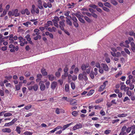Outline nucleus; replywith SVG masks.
<instances>
[{
	"instance_id": "f257e3e1",
	"label": "nucleus",
	"mask_w": 135,
	"mask_h": 135,
	"mask_svg": "<svg viewBox=\"0 0 135 135\" xmlns=\"http://www.w3.org/2000/svg\"><path fill=\"white\" fill-rule=\"evenodd\" d=\"M87 75L88 74H86L85 71H83L82 73H80L78 77L79 80L80 81H86L88 80Z\"/></svg>"
},
{
	"instance_id": "f03ea898",
	"label": "nucleus",
	"mask_w": 135,
	"mask_h": 135,
	"mask_svg": "<svg viewBox=\"0 0 135 135\" xmlns=\"http://www.w3.org/2000/svg\"><path fill=\"white\" fill-rule=\"evenodd\" d=\"M8 15L9 16H14L15 17L19 16L20 15L18 9H12L11 11H9L8 13Z\"/></svg>"
},
{
	"instance_id": "7ed1b4c3",
	"label": "nucleus",
	"mask_w": 135,
	"mask_h": 135,
	"mask_svg": "<svg viewBox=\"0 0 135 135\" xmlns=\"http://www.w3.org/2000/svg\"><path fill=\"white\" fill-rule=\"evenodd\" d=\"M28 88L29 90H31L33 89L34 91H36L38 90V86L37 84H35L34 86H28Z\"/></svg>"
},
{
	"instance_id": "20e7f679",
	"label": "nucleus",
	"mask_w": 135,
	"mask_h": 135,
	"mask_svg": "<svg viewBox=\"0 0 135 135\" xmlns=\"http://www.w3.org/2000/svg\"><path fill=\"white\" fill-rule=\"evenodd\" d=\"M107 83L108 81H104L103 83V84L101 85L100 86L99 89V91H103L106 86V84H107Z\"/></svg>"
},
{
	"instance_id": "39448f33",
	"label": "nucleus",
	"mask_w": 135,
	"mask_h": 135,
	"mask_svg": "<svg viewBox=\"0 0 135 135\" xmlns=\"http://www.w3.org/2000/svg\"><path fill=\"white\" fill-rule=\"evenodd\" d=\"M82 124L80 123H79L74 126L73 128V131H75L76 129L81 128L82 127Z\"/></svg>"
},
{
	"instance_id": "423d86ee",
	"label": "nucleus",
	"mask_w": 135,
	"mask_h": 135,
	"mask_svg": "<svg viewBox=\"0 0 135 135\" xmlns=\"http://www.w3.org/2000/svg\"><path fill=\"white\" fill-rule=\"evenodd\" d=\"M89 65L88 64H83L81 67V70L83 71H84L86 70V69L89 67Z\"/></svg>"
},
{
	"instance_id": "0eeeda50",
	"label": "nucleus",
	"mask_w": 135,
	"mask_h": 135,
	"mask_svg": "<svg viewBox=\"0 0 135 135\" xmlns=\"http://www.w3.org/2000/svg\"><path fill=\"white\" fill-rule=\"evenodd\" d=\"M59 27L62 30H64V27L65 26V24L63 22L60 21L59 22Z\"/></svg>"
},
{
	"instance_id": "6e6552de",
	"label": "nucleus",
	"mask_w": 135,
	"mask_h": 135,
	"mask_svg": "<svg viewBox=\"0 0 135 135\" xmlns=\"http://www.w3.org/2000/svg\"><path fill=\"white\" fill-rule=\"evenodd\" d=\"M1 131L3 132L9 133L11 132V130L9 128H5L2 129Z\"/></svg>"
},
{
	"instance_id": "1a4fd4ad",
	"label": "nucleus",
	"mask_w": 135,
	"mask_h": 135,
	"mask_svg": "<svg viewBox=\"0 0 135 135\" xmlns=\"http://www.w3.org/2000/svg\"><path fill=\"white\" fill-rule=\"evenodd\" d=\"M57 85V83L56 82L54 81L51 84V89L53 90H55Z\"/></svg>"
},
{
	"instance_id": "9d476101",
	"label": "nucleus",
	"mask_w": 135,
	"mask_h": 135,
	"mask_svg": "<svg viewBox=\"0 0 135 135\" xmlns=\"http://www.w3.org/2000/svg\"><path fill=\"white\" fill-rule=\"evenodd\" d=\"M41 72L43 76H46L47 75V73L46 72V69L44 68H42L41 69Z\"/></svg>"
},
{
	"instance_id": "9b49d317",
	"label": "nucleus",
	"mask_w": 135,
	"mask_h": 135,
	"mask_svg": "<svg viewBox=\"0 0 135 135\" xmlns=\"http://www.w3.org/2000/svg\"><path fill=\"white\" fill-rule=\"evenodd\" d=\"M38 7L40 9H42L43 8V7L42 4V2L41 0H39L38 1Z\"/></svg>"
},
{
	"instance_id": "f8f14e48",
	"label": "nucleus",
	"mask_w": 135,
	"mask_h": 135,
	"mask_svg": "<svg viewBox=\"0 0 135 135\" xmlns=\"http://www.w3.org/2000/svg\"><path fill=\"white\" fill-rule=\"evenodd\" d=\"M65 18L66 19V22L67 24L70 26H71L72 25V23L69 18L67 17H65Z\"/></svg>"
},
{
	"instance_id": "ddd939ff",
	"label": "nucleus",
	"mask_w": 135,
	"mask_h": 135,
	"mask_svg": "<svg viewBox=\"0 0 135 135\" xmlns=\"http://www.w3.org/2000/svg\"><path fill=\"white\" fill-rule=\"evenodd\" d=\"M73 124L72 123H69L64 126L62 127V130L64 131Z\"/></svg>"
},
{
	"instance_id": "4468645a",
	"label": "nucleus",
	"mask_w": 135,
	"mask_h": 135,
	"mask_svg": "<svg viewBox=\"0 0 135 135\" xmlns=\"http://www.w3.org/2000/svg\"><path fill=\"white\" fill-rule=\"evenodd\" d=\"M101 65L104 70L107 71L108 70V68L106 64H101Z\"/></svg>"
},
{
	"instance_id": "2eb2a0df",
	"label": "nucleus",
	"mask_w": 135,
	"mask_h": 135,
	"mask_svg": "<svg viewBox=\"0 0 135 135\" xmlns=\"http://www.w3.org/2000/svg\"><path fill=\"white\" fill-rule=\"evenodd\" d=\"M131 45L132 50L133 52H135V44L133 42H132L131 43Z\"/></svg>"
},
{
	"instance_id": "dca6fc26",
	"label": "nucleus",
	"mask_w": 135,
	"mask_h": 135,
	"mask_svg": "<svg viewBox=\"0 0 135 135\" xmlns=\"http://www.w3.org/2000/svg\"><path fill=\"white\" fill-rule=\"evenodd\" d=\"M35 6L33 4L32 5V7L31 9V12L32 14H34L35 13Z\"/></svg>"
},
{
	"instance_id": "f3484780",
	"label": "nucleus",
	"mask_w": 135,
	"mask_h": 135,
	"mask_svg": "<svg viewBox=\"0 0 135 135\" xmlns=\"http://www.w3.org/2000/svg\"><path fill=\"white\" fill-rule=\"evenodd\" d=\"M108 55L106 53L105 54L104 56L105 57V60L107 63L110 62V58L108 57Z\"/></svg>"
},
{
	"instance_id": "a211bd4d",
	"label": "nucleus",
	"mask_w": 135,
	"mask_h": 135,
	"mask_svg": "<svg viewBox=\"0 0 135 135\" xmlns=\"http://www.w3.org/2000/svg\"><path fill=\"white\" fill-rule=\"evenodd\" d=\"M40 82L39 84H41L40 86V89L41 90L43 91L45 90V85L43 84H41Z\"/></svg>"
},
{
	"instance_id": "6ab92c4d",
	"label": "nucleus",
	"mask_w": 135,
	"mask_h": 135,
	"mask_svg": "<svg viewBox=\"0 0 135 135\" xmlns=\"http://www.w3.org/2000/svg\"><path fill=\"white\" fill-rule=\"evenodd\" d=\"M78 13H72V15H73V16L74 15H75L79 19V18L81 17V16L79 14V13H80V12H79Z\"/></svg>"
},
{
	"instance_id": "aec40b11",
	"label": "nucleus",
	"mask_w": 135,
	"mask_h": 135,
	"mask_svg": "<svg viewBox=\"0 0 135 135\" xmlns=\"http://www.w3.org/2000/svg\"><path fill=\"white\" fill-rule=\"evenodd\" d=\"M49 80L51 81H52L54 79V76L52 74L48 75V76Z\"/></svg>"
},
{
	"instance_id": "412c9836",
	"label": "nucleus",
	"mask_w": 135,
	"mask_h": 135,
	"mask_svg": "<svg viewBox=\"0 0 135 135\" xmlns=\"http://www.w3.org/2000/svg\"><path fill=\"white\" fill-rule=\"evenodd\" d=\"M94 73L93 71H91L90 73L89 76L92 79H93L94 78Z\"/></svg>"
},
{
	"instance_id": "4be33fe9",
	"label": "nucleus",
	"mask_w": 135,
	"mask_h": 135,
	"mask_svg": "<svg viewBox=\"0 0 135 135\" xmlns=\"http://www.w3.org/2000/svg\"><path fill=\"white\" fill-rule=\"evenodd\" d=\"M94 90L93 89L89 91L87 94V95L88 96H90L92 95V94L94 93Z\"/></svg>"
},
{
	"instance_id": "5701e85b",
	"label": "nucleus",
	"mask_w": 135,
	"mask_h": 135,
	"mask_svg": "<svg viewBox=\"0 0 135 135\" xmlns=\"http://www.w3.org/2000/svg\"><path fill=\"white\" fill-rule=\"evenodd\" d=\"M76 103V102L75 100L73 99L71 100L70 102V104L71 105H73L74 104L75 105Z\"/></svg>"
},
{
	"instance_id": "b1692460",
	"label": "nucleus",
	"mask_w": 135,
	"mask_h": 135,
	"mask_svg": "<svg viewBox=\"0 0 135 135\" xmlns=\"http://www.w3.org/2000/svg\"><path fill=\"white\" fill-rule=\"evenodd\" d=\"M21 128L18 127H16V131L17 133L19 134H20L21 132V131L20 130V129Z\"/></svg>"
},
{
	"instance_id": "393cba45",
	"label": "nucleus",
	"mask_w": 135,
	"mask_h": 135,
	"mask_svg": "<svg viewBox=\"0 0 135 135\" xmlns=\"http://www.w3.org/2000/svg\"><path fill=\"white\" fill-rule=\"evenodd\" d=\"M65 90L66 92H68L69 91V85L66 84L65 86Z\"/></svg>"
},
{
	"instance_id": "a878e982",
	"label": "nucleus",
	"mask_w": 135,
	"mask_h": 135,
	"mask_svg": "<svg viewBox=\"0 0 135 135\" xmlns=\"http://www.w3.org/2000/svg\"><path fill=\"white\" fill-rule=\"evenodd\" d=\"M59 21V18L57 16H55L54 19L52 20V21L58 22Z\"/></svg>"
},
{
	"instance_id": "bb28decb",
	"label": "nucleus",
	"mask_w": 135,
	"mask_h": 135,
	"mask_svg": "<svg viewBox=\"0 0 135 135\" xmlns=\"http://www.w3.org/2000/svg\"><path fill=\"white\" fill-rule=\"evenodd\" d=\"M68 65H66L64 69V73H68Z\"/></svg>"
},
{
	"instance_id": "cd10ccee",
	"label": "nucleus",
	"mask_w": 135,
	"mask_h": 135,
	"mask_svg": "<svg viewBox=\"0 0 135 135\" xmlns=\"http://www.w3.org/2000/svg\"><path fill=\"white\" fill-rule=\"evenodd\" d=\"M84 18L85 20L88 22L90 23L91 22V20L88 17L86 16H84Z\"/></svg>"
},
{
	"instance_id": "c85d7f7f",
	"label": "nucleus",
	"mask_w": 135,
	"mask_h": 135,
	"mask_svg": "<svg viewBox=\"0 0 135 135\" xmlns=\"http://www.w3.org/2000/svg\"><path fill=\"white\" fill-rule=\"evenodd\" d=\"M127 115V114H119L117 116L118 117L120 118L122 117H124L126 116Z\"/></svg>"
},
{
	"instance_id": "c756f323",
	"label": "nucleus",
	"mask_w": 135,
	"mask_h": 135,
	"mask_svg": "<svg viewBox=\"0 0 135 135\" xmlns=\"http://www.w3.org/2000/svg\"><path fill=\"white\" fill-rule=\"evenodd\" d=\"M110 2L112 4L114 5H116L118 4L117 2L115 0H110Z\"/></svg>"
},
{
	"instance_id": "7c9ffc66",
	"label": "nucleus",
	"mask_w": 135,
	"mask_h": 135,
	"mask_svg": "<svg viewBox=\"0 0 135 135\" xmlns=\"http://www.w3.org/2000/svg\"><path fill=\"white\" fill-rule=\"evenodd\" d=\"M69 18H71L72 20L73 21V22L78 21V20L75 17L73 16L72 17L71 16H69Z\"/></svg>"
},
{
	"instance_id": "2f4dec72",
	"label": "nucleus",
	"mask_w": 135,
	"mask_h": 135,
	"mask_svg": "<svg viewBox=\"0 0 135 135\" xmlns=\"http://www.w3.org/2000/svg\"><path fill=\"white\" fill-rule=\"evenodd\" d=\"M103 101V99L102 98H100L96 100L95 103H98Z\"/></svg>"
},
{
	"instance_id": "473e14b6",
	"label": "nucleus",
	"mask_w": 135,
	"mask_h": 135,
	"mask_svg": "<svg viewBox=\"0 0 135 135\" xmlns=\"http://www.w3.org/2000/svg\"><path fill=\"white\" fill-rule=\"evenodd\" d=\"M89 6L91 8L94 9H96L97 8V6L95 4H91L89 5Z\"/></svg>"
},
{
	"instance_id": "72a5a7b5",
	"label": "nucleus",
	"mask_w": 135,
	"mask_h": 135,
	"mask_svg": "<svg viewBox=\"0 0 135 135\" xmlns=\"http://www.w3.org/2000/svg\"><path fill=\"white\" fill-rule=\"evenodd\" d=\"M71 88L74 90L75 89V84L73 82H71Z\"/></svg>"
},
{
	"instance_id": "f704fd0d",
	"label": "nucleus",
	"mask_w": 135,
	"mask_h": 135,
	"mask_svg": "<svg viewBox=\"0 0 135 135\" xmlns=\"http://www.w3.org/2000/svg\"><path fill=\"white\" fill-rule=\"evenodd\" d=\"M25 38L26 39L27 41H30L31 40V38L30 37V35L29 34L27 35L25 37Z\"/></svg>"
},
{
	"instance_id": "c9c22d12",
	"label": "nucleus",
	"mask_w": 135,
	"mask_h": 135,
	"mask_svg": "<svg viewBox=\"0 0 135 135\" xmlns=\"http://www.w3.org/2000/svg\"><path fill=\"white\" fill-rule=\"evenodd\" d=\"M68 73H64V75H62V78L63 79H64L66 77H67L68 76Z\"/></svg>"
},
{
	"instance_id": "e433bc0d",
	"label": "nucleus",
	"mask_w": 135,
	"mask_h": 135,
	"mask_svg": "<svg viewBox=\"0 0 135 135\" xmlns=\"http://www.w3.org/2000/svg\"><path fill=\"white\" fill-rule=\"evenodd\" d=\"M70 13V12L69 11H67L66 12L64 13V15L65 16H66L67 17H68L69 18V13Z\"/></svg>"
},
{
	"instance_id": "4c0bfd02",
	"label": "nucleus",
	"mask_w": 135,
	"mask_h": 135,
	"mask_svg": "<svg viewBox=\"0 0 135 135\" xmlns=\"http://www.w3.org/2000/svg\"><path fill=\"white\" fill-rule=\"evenodd\" d=\"M23 134L25 135H32V133L28 131H26Z\"/></svg>"
},
{
	"instance_id": "58836bf2",
	"label": "nucleus",
	"mask_w": 135,
	"mask_h": 135,
	"mask_svg": "<svg viewBox=\"0 0 135 135\" xmlns=\"http://www.w3.org/2000/svg\"><path fill=\"white\" fill-rule=\"evenodd\" d=\"M9 40L10 41L9 42V43L10 44H13V42H14V41L13 40V37L12 38L11 37H9Z\"/></svg>"
},
{
	"instance_id": "ea45409f",
	"label": "nucleus",
	"mask_w": 135,
	"mask_h": 135,
	"mask_svg": "<svg viewBox=\"0 0 135 135\" xmlns=\"http://www.w3.org/2000/svg\"><path fill=\"white\" fill-rule=\"evenodd\" d=\"M31 107L32 105H30L25 106L24 107V108L26 110H29L31 108Z\"/></svg>"
},
{
	"instance_id": "a19ab883",
	"label": "nucleus",
	"mask_w": 135,
	"mask_h": 135,
	"mask_svg": "<svg viewBox=\"0 0 135 135\" xmlns=\"http://www.w3.org/2000/svg\"><path fill=\"white\" fill-rule=\"evenodd\" d=\"M11 126H12V124L10 122L9 123H5L4 125V127H9Z\"/></svg>"
},
{
	"instance_id": "79ce46f5",
	"label": "nucleus",
	"mask_w": 135,
	"mask_h": 135,
	"mask_svg": "<svg viewBox=\"0 0 135 135\" xmlns=\"http://www.w3.org/2000/svg\"><path fill=\"white\" fill-rule=\"evenodd\" d=\"M73 23L76 27H78L79 26V24L77 22V21L73 22Z\"/></svg>"
},
{
	"instance_id": "37998d69",
	"label": "nucleus",
	"mask_w": 135,
	"mask_h": 135,
	"mask_svg": "<svg viewBox=\"0 0 135 135\" xmlns=\"http://www.w3.org/2000/svg\"><path fill=\"white\" fill-rule=\"evenodd\" d=\"M72 114L74 116L76 117L78 115V112L76 111H74L72 112Z\"/></svg>"
},
{
	"instance_id": "c03bdc74",
	"label": "nucleus",
	"mask_w": 135,
	"mask_h": 135,
	"mask_svg": "<svg viewBox=\"0 0 135 135\" xmlns=\"http://www.w3.org/2000/svg\"><path fill=\"white\" fill-rule=\"evenodd\" d=\"M12 115V114L10 113H5L4 114V117H7L8 116H10Z\"/></svg>"
},
{
	"instance_id": "a18cd8bd",
	"label": "nucleus",
	"mask_w": 135,
	"mask_h": 135,
	"mask_svg": "<svg viewBox=\"0 0 135 135\" xmlns=\"http://www.w3.org/2000/svg\"><path fill=\"white\" fill-rule=\"evenodd\" d=\"M30 73L29 72L26 71L25 73V75L26 77H27L30 76Z\"/></svg>"
},
{
	"instance_id": "49530a36",
	"label": "nucleus",
	"mask_w": 135,
	"mask_h": 135,
	"mask_svg": "<svg viewBox=\"0 0 135 135\" xmlns=\"http://www.w3.org/2000/svg\"><path fill=\"white\" fill-rule=\"evenodd\" d=\"M94 107H95V109H100L102 108L100 105H95Z\"/></svg>"
},
{
	"instance_id": "de8ad7c7",
	"label": "nucleus",
	"mask_w": 135,
	"mask_h": 135,
	"mask_svg": "<svg viewBox=\"0 0 135 135\" xmlns=\"http://www.w3.org/2000/svg\"><path fill=\"white\" fill-rule=\"evenodd\" d=\"M54 23V25L57 28H58L59 26L58 24V22L52 21Z\"/></svg>"
},
{
	"instance_id": "09e8293b",
	"label": "nucleus",
	"mask_w": 135,
	"mask_h": 135,
	"mask_svg": "<svg viewBox=\"0 0 135 135\" xmlns=\"http://www.w3.org/2000/svg\"><path fill=\"white\" fill-rule=\"evenodd\" d=\"M17 120V119L16 118H15L13 119L10 122L12 124V125H13Z\"/></svg>"
},
{
	"instance_id": "8fccbe9b",
	"label": "nucleus",
	"mask_w": 135,
	"mask_h": 135,
	"mask_svg": "<svg viewBox=\"0 0 135 135\" xmlns=\"http://www.w3.org/2000/svg\"><path fill=\"white\" fill-rule=\"evenodd\" d=\"M127 129V127L124 126H123L121 129V131L123 132H125L124 131Z\"/></svg>"
},
{
	"instance_id": "3c124183",
	"label": "nucleus",
	"mask_w": 135,
	"mask_h": 135,
	"mask_svg": "<svg viewBox=\"0 0 135 135\" xmlns=\"http://www.w3.org/2000/svg\"><path fill=\"white\" fill-rule=\"evenodd\" d=\"M126 94L129 97L131 96L132 95L131 91H130L128 90L126 92Z\"/></svg>"
},
{
	"instance_id": "603ef678",
	"label": "nucleus",
	"mask_w": 135,
	"mask_h": 135,
	"mask_svg": "<svg viewBox=\"0 0 135 135\" xmlns=\"http://www.w3.org/2000/svg\"><path fill=\"white\" fill-rule=\"evenodd\" d=\"M124 50L128 54L130 55V52L129 50H128V49L125 48L124 49Z\"/></svg>"
},
{
	"instance_id": "864d4df0",
	"label": "nucleus",
	"mask_w": 135,
	"mask_h": 135,
	"mask_svg": "<svg viewBox=\"0 0 135 135\" xmlns=\"http://www.w3.org/2000/svg\"><path fill=\"white\" fill-rule=\"evenodd\" d=\"M128 40L131 43L132 42H133L134 41L133 38L131 37H128Z\"/></svg>"
},
{
	"instance_id": "5fc2aeb1",
	"label": "nucleus",
	"mask_w": 135,
	"mask_h": 135,
	"mask_svg": "<svg viewBox=\"0 0 135 135\" xmlns=\"http://www.w3.org/2000/svg\"><path fill=\"white\" fill-rule=\"evenodd\" d=\"M4 95V91L1 90H0V95L1 96H3Z\"/></svg>"
},
{
	"instance_id": "6e6d98bb",
	"label": "nucleus",
	"mask_w": 135,
	"mask_h": 135,
	"mask_svg": "<svg viewBox=\"0 0 135 135\" xmlns=\"http://www.w3.org/2000/svg\"><path fill=\"white\" fill-rule=\"evenodd\" d=\"M79 21L83 23H85V21L81 17H80V18H79Z\"/></svg>"
},
{
	"instance_id": "4d7b16f0",
	"label": "nucleus",
	"mask_w": 135,
	"mask_h": 135,
	"mask_svg": "<svg viewBox=\"0 0 135 135\" xmlns=\"http://www.w3.org/2000/svg\"><path fill=\"white\" fill-rule=\"evenodd\" d=\"M130 100V99L128 97H126L124 98V99H123V102H125L127 101V100Z\"/></svg>"
},
{
	"instance_id": "13d9d810",
	"label": "nucleus",
	"mask_w": 135,
	"mask_h": 135,
	"mask_svg": "<svg viewBox=\"0 0 135 135\" xmlns=\"http://www.w3.org/2000/svg\"><path fill=\"white\" fill-rule=\"evenodd\" d=\"M16 89L17 90H19L20 89V86L18 85H15Z\"/></svg>"
},
{
	"instance_id": "bf43d9fd",
	"label": "nucleus",
	"mask_w": 135,
	"mask_h": 135,
	"mask_svg": "<svg viewBox=\"0 0 135 135\" xmlns=\"http://www.w3.org/2000/svg\"><path fill=\"white\" fill-rule=\"evenodd\" d=\"M122 74V71H120L117 74H116L115 76L116 78H118L119 76L121 75Z\"/></svg>"
},
{
	"instance_id": "052dcab7",
	"label": "nucleus",
	"mask_w": 135,
	"mask_h": 135,
	"mask_svg": "<svg viewBox=\"0 0 135 135\" xmlns=\"http://www.w3.org/2000/svg\"><path fill=\"white\" fill-rule=\"evenodd\" d=\"M7 49V46H4L2 47L1 48V50L3 51L6 50Z\"/></svg>"
},
{
	"instance_id": "680f3d73",
	"label": "nucleus",
	"mask_w": 135,
	"mask_h": 135,
	"mask_svg": "<svg viewBox=\"0 0 135 135\" xmlns=\"http://www.w3.org/2000/svg\"><path fill=\"white\" fill-rule=\"evenodd\" d=\"M119 119H117L113 120L112 121V123L113 124H114L116 122H117L119 121Z\"/></svg>"
},
{
	"instance_id": "e2e57ef3",
	"label": "nucleus",
	"mask_w": 135,
	"mask_h": 135,
	"mask_svg": "<svg viewBox=\"0 0 135 135\" xmlns=\"http://www.w3.org/2000/svg\"><path fill=\"white\" fill-rule=\"evenodd\" d=\"M50 2H48L47 3V7L49 8H51L52 7V4Z\"/></svg>"
},
{
	"instance_id": "0e129e2a",
	"label": "nucleus",
	"mask_w": 135,
	"mask_h": 135,
	"mask_svg": "<svg viewBox=\"0 0 135 135\" xmlns=\"http://www.w3.org/2000/svg\"><path fill=\"white\" fill-rule=\"evenodd\" d=\"M77 79V76L75 75H74L72 77V79L73 81H75Z\"/></svg>"
},
{
	"instance_id": "69168bd1",
	"label": "nucleus",
	"mask_w": 135,
	"mask_h": 135,
	"mask_svg": "<svg viewBox=\"0 0 135 135\" xmlns=\"http://www.w3.org/2000/svg\"><path fill=\"white\" fill-rule=\"evenodd\" d=\"M118 97L119 98H122V94L121 92H119L118 93Z\"/></svg>"
},
{
	"instance_id": "338daca9",
	"label": "nucleus",
	"mask_w": 135,
	"mask_h": 135,
	"mask_svg": "<svg viewBox=\"0 0 135 135\" xmlns=\"http://www.w3.org/2000/svg\"><path fill=\"white\" fill-rule=\"evenodd\" d=\"M131 128L130 127H128V128H127L126 129V132L127 133H129L131 131Z\"/></svg>"
},
{
	"instance_id": "774afa93",
	"label": "nucleus",
	"mask_w": 135,
	"mask_h": 135,
	"mask_svg": "<svg viewBox=\"0 0 135 135\" xmlns=\"http://www.w3.org/2000/svg\"><path fill=\"white\" fill-rule=\"evenodd\" d=\"M79 71V69L78 67L75 68L74 69V73L75 74L77 73Z\"/></svg>"
}]
</instances>
